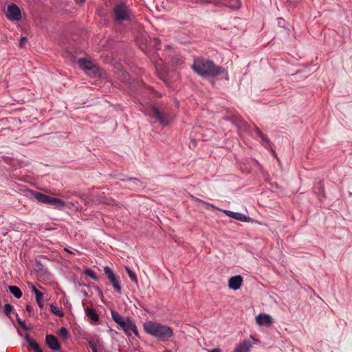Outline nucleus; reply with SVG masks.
I'll list each match as a JSON object with an SVG mask.
<instances>
[{
  "label": "nucleus",
  "mask_w": 352,
  "mask_h": 352,
  "mask_svg": "<svg viewBox=\"0 0 352 352\" xmlns=\"http://www.w3.org/2000/svg\"><path fill=\"white\" fill-rule=\"evenodd\" d=\"M191 68L195 74L203 78H214L226 72L223 67L202 57L195 58Z\"/></svg>",
  "instance_id": "nucleus-1"
},
{
  "label": "nucleus",
  "mask_w": 352,
  "mask_h": 352,
  "mask_svg": "<svg viewBox=\"0 0 352 352\" xmlns=\"http://www.w3.org/2000/svg\"><path fill=\"white\" fill-rule=\"evenodd\" d=\"M143 327L146 333L162 341L170 338L173 334L170 327L155 322L146 321Z\"/></svg>",
  "instance_id": "nucleus-2"
},
{
  "label": "nucleus",
  "mask_w": 352,
  "mask_h": 352,
  "mask_svg": "<svg viewBox=\"0 0 352 352\" xmlns=\"http://www.w3.org/2000/svg\"><path fill=\"white\" fill-rule=\"evenodd\" d=\"M79 67L85 73L93 78H100L102 76V70L100 67L87 58H79L78 60Z\"/></svg>",
  "instance_id": "nucleus-3"
},
{
  "label": "nucleus",
  "mask_w": 352,
  "mask_h": 352,
  "mask_svg": "<svg viewBox=\"0 0 352 352\" xmlns=\"http://www.w3.org/2000/svg\"><path fill=\"white\" fill-rule=\"evenodd\" d=\"M113 14L114 16V21L118 22L127 21L130 18L128 8L123 3H120L115 6L113 9Z\"/></svg>",
  "instance_id": "nucleus-4"
},
{
  "label": "nucleus",
  "mask_w": 352,
  "mask_h": 352,
  "mask_svg": "<svg viewBox=\"0 0 352 352\" xmlns=\"http://www.w3.org/2000/svg\"><path fill=\"white\" fill-rule=\"evenodd\" d=\"M104 272L107 279L111 282L115 291L118 293H121L122 287L119 278L116 276L113 271L109 266H105L104 267Z\"/></svg>",
  "instance_id": "nucleus-5"
},
{
  "label": "nucleus",
  "mask_w": 352,
  "mask_h": 352,
  "mask_svg": "<svg viewBox=\"0 0 352 352\" xmlns=\"http://www.w3.org/2000/svg\"><path fill=\"white\" fill-rule=\"evenodd\" d=\"M151 113L153 118L157 120L161 124L164 126L169 124L170 121L168 115L164 111H161L160 108L157 107H151Z\"/></svg>",
  "instance_id": "nucleus-6"
},
{
  "label": "nucleus",
  "mask_w": 352,
  "mask_h": 352,
  "mask_svg": "<svg viewBox=\"0 0 352 352\" xmlns=\"http://www.w3.org/2000/svg\"><path fill=\"white\" fill-rule=\"evenodd\" d=\"M6 17L10 21H20L22 18L19 7L15 3H11L8 6L6 13Z\"/></svg>",
  "instance_id": "nucleus-7"
},
{
  "label": "nucleus",
  "mask_w": 352,
  "mask_h": 352,
  "mask_svg": "<svg viewBox=\"0 0 352 352\" xmlns=\"http://www.w3.org/2000/svg\"><path fill=\"white\" fill-rule=\"evenodd\" d=\"M45 204L52 206L54 208L63 210L66 206L65 202L56 197H52L45 195Z\"/></svg>",
  "instance_id": "nucleus-8"
},
{
  "label": "nucleus",
  "mask_w": 352,
  "mask_h": 352,
  "mask_svg": "<svg viewBox=\"0 0 352 352\" xmlns=\"http://www.w3.org/2000/svg\"><path fill=\"white\" fill-rule=\"evenodd\" d=\"M92 201L98 204H107V205H113L115 203L114 199L111 198H107L104 192L102 193H94L92 195Z\"/></svg>",
  "instance_id": "nucleus-9"
},
{
  "label": "nucleus",
  "mask_w": 352,
  "mask_h": 352,
  "mask_svg": "<svg viewBox=\"0 0 352 352\" xmlns=\"http://www.w3.org/2000/svg\"><path fill=\"white\" fill-rule=\"evenodd\" d=\"M45 345L52 351L60 350V344L57 338L52 334H47L45 336Z\"/></svg>",
  "instance_id": "nucleus-10"
},
{
  "label": "nucleus",
  "mask_w": 352,
  "mask_h": 352,
  "mask_svg": "<svg viewBox=\"0 0 352 352\" xmlns=\"http://www.w3.org/2000/svg\"><path fill=\"white\" fill-rule=\"evenodd\" d=\"M223 212L229 217L233 218L241 222H250L253 220L248 216H246L242 213L232 212L230 210H225Z\"/></svg>",
  "instance_id": "nucleus-11"
},
{
  "label": "nucleus",
  "mask_w": 352,
  "mask_h": 352,
  "mask_svg": "<svg viewBox=\"0 0 352 352\" xmlns=\"http://www.w3.org/2000/svg\"><path fill=\"white\" fill-rule=\"evenodd\" d=\"M52 4L57 9L65 12H70L72 8V2L68 0H53Z\"/></svg>",
  "instance_id": "nucleus-12"
},
{
  "label": "nucleus",
  "mask_w": 352,
  "mask_h": 352,
  "mask_svg": "<svg viewBox=\"0 0 352 352\" xmlns=\"http://www.w3.org/2000/svg\"><path fill=\"white\" fill-rule=\"evenodd\" d=\"M21 190L27 197L35 199L39 202L44 203V194L28 188L21 189Z\"/></svg>",
  "instance_id": "nucleus-13"
},
{
  "label": "nucleus",
  "mask_w": 352,
  "mask_h": 352,
  "mask_svg": "<svg viewBox=\"0 0 352 352\" xmlns=\"http://www.w3.org/2000/svg\"><path fill=\"white\" fill-rule=\"evenodd\" d=\"M242 283L243 278L241 277V276H234L229 279L228 287L233 290H237L241 287Z\"/></svg>",
  "instance_id": "nucleus-14"
},
{
  "label": "nucleus",
  "mask_w": 352,
  "mask_h": 352,
  "mask_svg": "<svg viewBox=\"0 0 352 352\" xmlns=\"http://www.w3.org/2000/svg\"><path fill=\"white\" fill-rule=\"evenodd\" d=\"M30 287L32 291L34 293L36 302L38 307L41 308V311H42V309L44 307V294L33 284L31 285Z\"/></svg>",
  "instance_id": "nucleus-15"
},
{
  "label": "nucleus",
  "mask_w": 352,
  "mask_h": 352,
  "mask_svg": "<svg viewBox=\"0 0 352 352\" xmlns=\"http://www.w3.org/2000/svg\"><path fill=\"white\" fill-rule=\"evenodd\" d=\"M252 347V342L248 340H244L236 345L232 352H250Z\"/></svg>",
  "instance_id": "nucleus-16"
},
{
  "label": "nucleus",
  "mask_w": 352,
  "mask_h": 352,
  "mask_svg": "<svg viewBox=\"0 0 352 352\" xmlns=\"http://www.w3.org/2000/svg\"><path fill=\"white\" fill-rule=\"evenodd\" d=\"M256 320L259 325H270L273 322L272 316L265 314H259L256 317Z\"/></svg>",
  "instance_id": "nucleus-17"
},
{
  "label": "nucleus",
  "mask_w": 352,
  "mask_h": 352,
  "mask_svg": "<svg viewBox=\"0 0 352 352\" xmlns=\"http://www.w3.org/2000/svg\"><path fill=\"white\" fill-rule=\"evenodd\" d=\"M314 190L316 194L318 199L322 201L326 198L324 185L323 181L320 180L314 188Z\"/></svg>",
  "instance_id": "nucleus-18"
},
{
  "label": "nucleus",
  "mask_w": 352,
  "mask_h": 352,
  "mask_svg": "<svg viewBox=\"0 0 352 352\" xmlns=\"http://www.w3.org/2000/svg\"><path fill=\"white\" fill-rule=\"evenodd\" d=\"M14 310V307L9 304V303H6L3 306V312L5 314V315L9 318L11 320V322H12V324H14V327L16 328L17 329V333L18 335L20 336V337H22L23 336V333H21V331L16 327V326L15 325L14 322V320L12 319V318L11 317V313Z\"/></svg>",
  "instance_id": "nucleus-19"
},
{
  "label": "nucleus",
  "mask_w": 352,
  "mask_h": 352,
  "mask_svg": "<svg viewBox=\"0 0 352 352\" xmlns=\"http://www.w3.org/2000/svg\"><path fill=\"white\" fill-rule=\"evenodd\" d=\"M133 324V321L130 317H127L122 322L119 327L124 331L127 336H131V329Z\"/></svg>",
  "instance_id": "nucleus-20"
},
{
  "label": "nucleus",
  "mask_w": 352,
  "mask_h": 352,
  "mask_svg": "<svg viewBox=\"0 0 352 352\" xmlns=\"http://www.w3.org/2000/svg\"><path fill=\"white\" fill-rule=\"evenodd\" d=\"M85 311L86 316L89 318L91 321L94 322H98L99 321L100 318L95 309L91 307H87Z\"/></svg>",
  "instance_id": "nucleus-21"
},
{
  "label": "nucleus",
  "mask_w": 352,
  "mask_h": 352,
  "mask_svg": "<svg viewBox=\"0 0 352 352\" xmlns=\"http://www.w3.org/2000/svg\"><path fill=\"white\" fill-rule=\"evenodd\" d=\"M278 25L279 27L280 33H282L284 36H288L289 34V29L287 26V22L283 18L278 19Z\"/></svg>",
  "instance_id": "nucleus-22"
},
{
  "label": "nucleus",
  "mask_w": 352,
  "mask_h": 352,
  "mask_svg": "<svg viewBox=\"0 0 352 352\" xmlns=\"http://www.w3.org/2000/svg\"><path fill=\"white\" fill-rule=\"evenodd\" d=\"M8 290L16 298H20L23 295L21 290L17 286H8Z\"/></svg>",
  "instance_id": "nucleus-23"
},
{
  "label": "nucleus",
  "mask_w": 352,
  "mask_h": 352,
  "mask_svg": "<svg viewBox=\"0 0 352 352\" xmlns=\"http://www.w3.org/2000/svg\"><path fill=\"white\" fill-rule=\"evenodd\" d=\"M111 314L112 319L116 322L118 325L124 320V318L116 311L111 310Z\"/></svg>",
  "instance_id": "nucleus-24"
},
{
  "label": "nucleus",
  "mask_w": 352,
  "mask_h": 352,
  "mask_svg": "<svg viewBox=\"0 0 352 352\" xmlns=\"http://www.w3.org/2000/svg\"><path fill=\"white\" fill-rule=\"evenodd\" d=\"M15 316H16V322L19 324V325L20 326V327L21 329H23L24 331H30V327H28L25 321L22 320L20 317L19 316L18 314L17 313H15Z\"/></svg>",
  "instance_id": "nucleus-25"
},
{
  "label": "nucleus",
  "mask_w": 352,
  "mask_h": 352,
  "mask_svg": "<svg viewBox=\"0 0 352 352\" xmlns=\"http://www.w3.org/2000/svg\"><path fill=\"white\" fill-rule=\"evenodd\" d=\"M121 182H132L133 184L135 185V186H141L142 185V182L138 179V178H135V177H126V178H122L120 179Z\"/></svg>",
  "instance_id": "nucleus-26"
},
{
  "label": "nucleus",
  "mask_w": 352,
  "mask_h": 352,
  "mask_svg": "<svg viewBox=\"0 0 352 352\" xmlns=\"http://www.w3.org/2000/svg\"><path fill=\"white\" fill-rule=\"evenodd\" d=\"M50 310L54 314H55L59 317L64 316L65 314L61 309H58V307H56L55 305H54L53 304H50Z\"/></svg>",
  "instance_id": "nucleus-27"
},
{
  "label": "nucleus",
  "mask_w": 352,
  "mask_h": 352,
  "mask_svg": "<svg viewBox=\"0 0 352 352\" xmlns=\"http://www.w3.org/2000/svg\"><path fill=\"white\" fill-rule=\"evenodd\" d=\"M256 133L262 139L263 141L267 142L270 146L272 144L271 141L268 139L266 135L262 133V131L257 127L255 129Z\"/></svg>",
  "instance_id": "nucleus-28"
},
{
  "label": "nucleus",
  "mask_w": 352,
  "mask_h": 352,
  "mask_svg": "<svg viewBox=\"0 0 352 352\" xmlns=\"http://www.w3.org/2000/svg\"><path fill=\"white\" fill-rule=\"evenodd\" d=\"M125 270L126 272H127L129 278H131V280L135 283H138V278H137V276L136 274L131 270V268L128 266H126L125 267Z\"/></svg>",
  "instance_id": "nucleus-29"
},
{
  "label": "nucleus",
  "mask_w": 352,
  "mask_h": 352,
  "mask_svg": "<svg viewBox=\"0 0 352 352\" xmlns=\"http://www.w3.org/2000/svg\"><path fill=\"white\" fill-rule=\"evenodd\" d=\"M35 270L37 272H41L43 270V265L41 261V256H38L36 258V262H35Z\"/></svg>",
  "instance_id": "nucleus-30"
},
{
  "label": "nucleus",
  "mask_w": 352,
  "mask_h": 352,
  "mask_svg": "<svg viewBox=\"0 0 352 352\" xmlns=\"http://www.w3.org/2000/svg\"><path fill=\"white\" fill-rule=\"evenodd\" d=\"M59 336L64 340L69 338V332L66 327H62L58 331Z\"/></svg>",
  "instance_id": "nucleus-31"
},
{
  "label": "nucleus",
  "mask_w": 352,
  "mask_h": 352,
  "mask_svg": "<svg viewBox=\"0 0 352 352\" xmlns=\"http://www.w3.org/2000/svg\"><path fill=\"white\" fill-rule=\"evenodd\" d=\"M300 0H283L284 4L287 7L294 8L296 7Z\"/></svg>",
  "instance_id": "nucleus-32"
},
{
  "label": "nucleus",
  "mask_w": 352,
  "mask_h": 352,
  "mask_svg": "<svg viewBox=\"0 0 352 352\" xmlns=\"http://www.w3.org/2000/svg\"><path fill=\"white\" fill-rule=\"evenodd\" d=\"M29 344L36 352H44L40 345L34 340Z\"/></svg>",
  "instance_id": "nucleus-33"
},
{
  "label": "nucleus",
  "mask_w": 352,
  "mask_h": 352,
  "mask_svg": "<svg viewBox=\"0 0 352 352\" xmlns=\"http://www.w3.org/2000/svg\"><path fill=\"white\" fill-rule=\"evenodd\" d=\"M85 274L89 276H90L91 278H93L95 280H97L98 279V277L97 276L96 274L91 269L87 268L85 270Z\"/></svg>",
  "instance_id": "nucleus-34"
},
{
  "label": "nucleus",
  "mask_w": 352,
  "mask_h": 352,
  "mask_svg": "<svg viewBox=\"0 0 352 352\" xmlns=\"http://www.w3.org/2000/svg\"><path fill=\"white\" fill-rule=\"evenodd\" d=\"M223 1V3L226 5L230 6V7H234L236 6L239 3V0H222Z\"/></svg>",
  "instance_id": "nucleus-35"
},
{
  "label": "nucleus",
  "mask_w": 352,
  "mask_h": 352,
  "mask_svg": "<svg viewBox=\"0 0 352 352\" xmlns=\"http://www.w3.org/2000/svg\"><path fill=\"white\" fill-rule=\"evenodd\" d=\"M131 332H133L135 336L139 337V333L138 331V328L134 322H133V325L131 326Z\"/></svg>",
  "instance_id": "nucleus-36"
},
{
  "label": "nucleus",
  "mask_w": 352,
  "mask_h": 352,
  "mask_svg": "<svg viewBox=\"0 0 352 352\" xmlns=\"http://www.w3.org/2000/svg\"><path fill=\"white\" fill-rule=\"evenodd\" d=\"M27 41H28V39L26 37H25V36L21 37L20 42H19V47H23V46L25 45V44L26 43Z\"/></svg>",
  "instance_id": "nucleus-37"
},
{
  "label": "nucleus",
  "mask_w": 352,
  "mask_h": 352,
  "mask_svg": "<svg viewBox=\"0 0 352 352\" xmlns=\"http://www.w3.org/2000/svg\"><path fill=\"white\" fill-rule=\"evenodd\" d=\"M88 344L92 351L97 349L96 344H95V342L94 341H89Z\"/></svg>",
  "instance_id": "nucleus-38"
},
{
  "label": "nucleus",
  "mask_w": 352,
  "mask_h": 352,
  "mask_svg": "<svg viewBox=\"0 0 352 352\" xmlns=\"http://www.w3.org/2000/svg\"><path fill=\"white\" fill-rule=\"evenodd\" d=\"M25 309L29 313L30 316H31L32 313L33 312V308L32 307V306L30 305H27L25 307Z\"/></svg>",
  "instance_id": "nucleus-39"
},
{
  "label": "nucleus",
  "mask_w": 352,
  "mask_h": 352,
  "mask_svg": "<svg viewBox=\"0 0 352 352\" xmlns=\"http://www.w3.org/2000/svg\"><path fill=\"white\" fill-rule=\"evenodd\" d=\"M190 197L195 201H197V202H199V203H202V204H206L204 201L195 197L194 195H190Z\"/></svg>",
  "instance_id": "nucleus-40"
},
{
  "label": "nucleus",
  "mask_w": 352,
  "mask_h": 352,
  "mask_svg": "<svg viewBox=\"0 0 352 352\" xmlns=\"http://www.w3.org/2000/svg\"><path fill=\"white\" fill-rule=\"evenodd\" d=\"M24 339L26 340V342L30 344L33 340L30 338V335L28 333H26L24 336Z\"/></svg>",
  "instance_id": "nucleus-41"
},
{
  "label": "nucleus",
  "mask_w": 352,
  "mask_h": 352,
  "mask_svg": "<svg viewBox=\"0 0 352 352\" xmlns=\"http://www.w3.org/2000/svg\"><path fill=\"white\" fill-rule=\"evenodd\" d=\"M209 352H221V349L219 348H215L210 351Z\"/></svg>",
  "instance_id": "nucleus-42"
},
{
  "label": "nucleus",
  "mask_w": 352,
  "mask_h": 352,
  "mask_svg": "<svg viewBox=\"0 0 352 352\" xmlns=\"http://www.w3.org/2000/svg\"><path fill=\"white\" fill-rule=\"evenodd\" d=\"M78 4H82L85 2V0H74Z\"/></svg>",
  "instance_id": "nucleus-43"
},
{
  "label": "nucleus",
  "mask_w": 352,
  "mask_h": 352,
  "mask_svg": "<svg viewBox=\"0 0 352 352\" xmlns=\"http://www.w3.org/2000/svg\"><path fill=\"white\" fill-rule=\"evenodd\" d=\"M96 289L99 292V294H100L101 296H102V291L99 289V287H97V286H96Z\"/></svg>",
  "instance_id": "nucleus-44"
},
{
  "label": "nucleus",
  "mask_w": 352,
  "mask_h": 352,
  "mask_svg": "<svg viewBox=\"0 0 352 352\" xmlns=\"http://www.w3.org/2000/svg\"><path fill=\"white\" fill-rule=\"evenodd\" d=\"M272 152L273 155H274L276 158H277V155H276V152H275L274 150H272Z\"/></svg>",
  "instance_id": "nucleus-45"
},
{
  "label": "nucleus",
  "mask_w": 352,
  "mask_h": 352,
  "mask_svg": "<svg viewBox=\"0 0 352 352\" xmlns=\"http://www.w3.org/2000/svg\"><path fill=\"white\" fill-rule=\"evenodd\" d=\"M201 3H206L208 2L207 0H199Z\"/></svg>",
  "instance_id": "nucleus-46"
},
{
  "label": "nucleus",
  "mask_w": 352,
  "mask_h": 352,
  "mask_svg": "<svg viewBox=\"0 0 352 352\" xmlns=\"http://www.w3.org/2000/svg\"><path fill=\"white\" fill-rule=\"evenodd\" d=\"M192 143L194 144V146H195V145H196V142H195V140H192Z\"/></svg>",
  "instance_id": "nucleus-47"
},
{
  "label": "nucleus",
  "mask_w": 352,
  "mask_h": 352,
  "mask_svg": "<svg viewBox=\"0 0 352 352\" xmlns=\"http://www.w3.org/2000/svg\"><path fill=\"white\" fill-rule=\"evenodd\" d=\"M84 294L85 296H87V293L86 292H84Z\"/></svg>",
  "instance_id": "nucleus-48"
},
{
  "label": "nucleus",
  "mask_w": 352,
  "mask_h": 352,
  "mask_svg": "<svg viewBox=\"0 0 352 352\" xmlns=\"http://www.w3.org/2000/svg\"><path fill=\"white\" fill-rule=\"evenodd\" d=\"M92 351L93 352H98V350H97V349H96L93 350Z\"/></svg>",
  "instance_id": "nucleus-49"
},
{
  "label": "nucleus",
  "mask_w": 352,
  "mask_h": 352,
  "mask_svg": "<svg viewBox=\"0 0 352 352\" xmlns=\"http://www.w3.org/2000/svg\"><path fill=\"white\" fill-rule=\"evenodd\" d=\"M228 74L226 72V78L227 80L228 79Z\"/></svg>",
  "instance_id": "nucleus-50"
},
{
  "label": "nucleus",
  "mask_w": 352,
  "mask_h": 352,
  "mask_svg": "<svg viewBox=\"0 0 352 352\" xmlns=\"http://www.w3.org/2000/svg\"><path fill=\"white\" fill-rule=\"evenodd\" d=\"M164 352H170V351L166 350V351H165Z\"/></svg>",
  "instance_id": "nucleus-51"
},
{
  "label": "nucleus",
  "mask_w": 352,
  "mask_h": 352,
  "mask_svg": "<svg viewBox=\"0 0 352 352\" xmlns=\"http://www.w3.org/2000/svg\"><path fill=\"white\" fill-rule=\"evenodd\" d=\"M52 1H53V0H52Z\"/></svg>",
  "instance_id": "nucleus-52"
}]
</instances>
